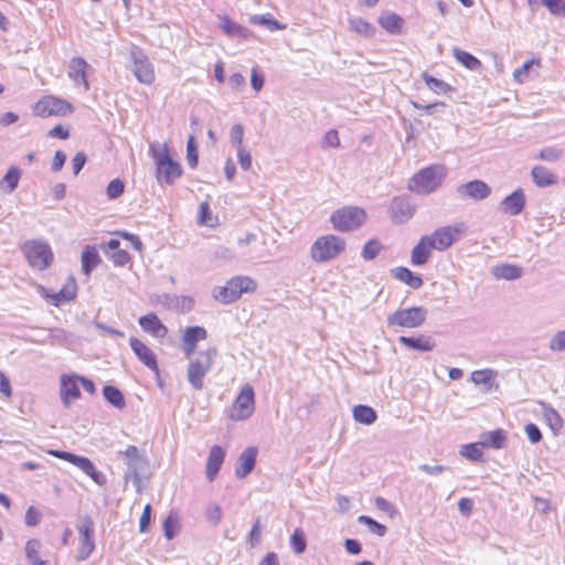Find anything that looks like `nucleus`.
Masks as SVG:
<instances>
[{
	"label": "nucleus",
	"mask_w": 565,
	"mask_h": 565,
	"mask_svg": "<svg viewBox=\"0 0 565 565\" xmlns=\"http://www.w3.org/2000/svg\"><path fill=\"white\" fill-rule=\"evenodd\" d=\"M548 12L556 18H565V0H541Z\"/></svg>",
	"instance_id": "nucleus-52"
},
{
	"label": "nucleus",
	"mask_w": 565,
	"mask_h": 565,
	"mask_svg": "<svg viewBox=\"0 0 565 565\" xmlns=\"http://www.w3.org/2000/svg\"><path fill=\"white\" fill-rule=\"evenodd\" d=\"M497 279L514 280L522 276V269L512 264H501L494 266L491 270Z\"/></svg>",
	"instance_id": "nucleus-37"
},
{
	"label": "nucleus",
	"mask_w": 565,
	"mask_h": 565,
	"mask_svg": "<svg viewBox=\"0 0 565 565\" xmlns=\"http://www.w3.org/2000/svg\"><path fill=\"white\" fill-rule=\"evenodd\" d=\"M21 249L29 265L36 270H44L53 263L54 255L46 242L30 239L22 245Z\"/></svg>",
	"instance_id": "nucleus-6"
},
{
	"label": "nucleus",
	"mask_w": 565,
	"mask_h": 565,
	"mask_svg": "<svg viewBox=\"0 0 565 565\" xmlns=\"http://www.w3.org/2000/svg\"><path fill=\"white\" fill-rule=\"evenodd\" d=\"M216 356V348H207L206 350L200 351L195 358L190 360L188 365V381L194 390L200 391L203 388L204 376L212 369Z\"/></svg>",
	"instance_id": "nucleus-5"
},
{
	"label": "nucleus",
	"mask_w": 565,
	"mask_h": 565,
	"mask_svg": "<svg viewBox=\"0 0 565 565\" xmlns=\"http://www.w3.org/2000/svg\"><path fill=\"white\" fill-rule=\"evenodd\" d=\"M224 459H225V450L218 446V445H214L211 447L210 449V452H209V457H207V460H206V479L209 481H213L223 462H224Z\"/></svg>",
	"instance_id": "nucleus-23"
},
{
	"label": "nucleus",
	"mask_w": 565,
	"mask_h": 565,
	"mask_svg": "<svg viewBox=\"0 0 565 565\" xmlns=\"http://www.w3.org/2000/svg\"><path fill=\"white\" fill-rule=\"evenodd\" d=\"M564 156V150L556 146H547L542 148L537 154L536 159L546 161V162H556Z\"/></svg>",
	"instance_id": "nucleus-47"
},
{
	"label": "nucleus",
	"mask_w": 565,
	"mask_h": 565,
	"mask_svg": "<svg viewBox=\"0 0 565 565\" xmlns=\"http://www.w3.org/2000/svg\"><path fill=\"white\" fill-rule=\"evenodd\" d=\"M46 452L53 457L63 459L74 465L75 467L81 469L85 475L92 478V480L96 484L100 487L106 484V476L102 471L96 469L95 465L89 458L56 449H49Z\"/></svg>",
	"instance_id": "nucleus-10"
},
{
	"label": "nucleus",
	"mask_w": 565,
	"mask_h": 565,
	"mask_svg": "<svg viewBox=\"0 0 565 565\" xmlns=\"http://www.w3.org/2000/svg\"><path fill=\"white\" fill-rule=\"evenodd\" d=\"M456 192L461 199L481 201L491 194V188L484 181L477 179L458 185Z\"/></svg>",
	"instance_id": "nucleus-16"
},
{
	"label": "nucleus",
	"mask_w": 565,
	"mask_h": 565,
	"mask_svg": "<svg viewBox=\"0 0 565 565\" xmlns=\"http://www.w3.org/2000/svg\"><path fill=\"white\" fill-rule=\"evenodd\" d=\"M447 170L443 164H431L419 170L411 180L408 189L417 194L426 195L436 191L444 182Z\"/></svg>",
	"instance_id": "nucleus-2"
},
{
	"label": "nucleus",
	"mask_w": 565,
	"mask_h": 565,
	"mask_svg": "<svg viewBox=\"0 0 565 565\" xmlns=\"http://www.w3.org/2000/svg\"><path fill=\"white\" fill-rule=\"evenodd\" d=\"M206 520L213 525H217L222 520L221 507L216 503H211L205 509Z\"/></svg>",
	"instance_id": "nucleus-58"
},
{
	"label": "nucleus",
	"mask_w": 565,
	"mask_h": 565,
	"mask_svg": "<svg viewBox=\"0 0 565 565\" xmlns=\"http://www.w3.org/2000/svg\"><path fill=\"white\" fill-rule=\"evenodd\" d=\"M246 81L241 73H233L228 78V85L235 92H239L245 87Z\"/></svg>",
	"instance_id": "nucleus-64"
},
{
	"label": "nucleus",
	"mask_w": 565,
	"mask_h": 565,
	"mask_svg": "<svg viewBox=\"0 0 565 565\" xmlns=\"http://www.w3.org/2000/svg\"><path fill=\"white\" fill-rule=\"evenodd\" d=\"M359 523H362L369 527V530L377 535V536H384L386 534V526L382 523H379L377 521L373 520L372 518L367 515H360L358 518Z\"/></svg>",
	"instance_id": "nucleus-50"
},
{
	"label": "nucleus",
	"mask_w": 565,
	"mask_h": 565,
	"mask_svg": "<svg viewBox=\"0 0 565 565\" xmlns=\"http://www.w3.org/2000/svg\"><path fill=\"white\" fill-rule=\"evenodd\" d=\"M129 344L138 360L148 369L159 372L156 354L142 341L137 338H130Z\"/></svg>",
	"instance_id": "nucleus-21"
},
{
	"label": "nucleus",
	"mask_w": 565,
	"mask_h": 565,
	"mask_svg": "<svg viewBox=\"0 0 565 565\" xmlns=\"http://www.w3.org/2000/svg\"><path fill=\"white\" fill-rule=\"evenodd\" d=\"M348 26L351 32L364 39H371L376 33V28L361 17H349Z\"/></svg>",
	"instance_id": "nucleus-28"
},
{
	"label": "nucleus",
	"mask_w": 565,
	"mask_h": 565,
	"mask_svg": "<svg viewBox=\"0 0 565 565\" xmlns=\"http://www.w3.org/2000/svg\"><path fill=\"white\" fill-rule=\"evenodd\" d=\"M47 341L51 345L70 347L73 342V334L63 328L49 329Z\"/></svg>",
	"instance_id": "nucleus-40"
},
{
	"label": "nucleus",
	"mask_w": 565,
	"mask_h": 565,
	"mask_svg": "<svg viewBox=\"0 0 565 565\" xmlns=\"http://www.w3.org/2000/svg\"><path fill=\"white\" fill-rule=\"evenodd\" d=\"M119 245V241L115 238H111L108 242V248L113 250V253L109 255V258L115 266H125L129 263L130 256L127 250L120 249Z\"/></svg>",
	"instance_id": "nucleus-41"
},
{
	"label": "nucleus",
	"mask_w": 565,
	"mask_h": 565,
	"mask_svg": "<svg viewBox=\"0 0 565 565\" xmlns=\"http://www.w3.org/2000/svg\"><path fill=\"white\" fill-rule=\"evenodd\" d=\"M393 276L413 289H418L423 286V279L419 275L413 273L407 267H396L392 270Z\"/></svg>",
	"instance_id": "nucleus-32"
},
{
	"label": "nucleus",
	"mask_w": 565,
	"mask_h": 565,
	"mask_svg": "<svg viewBox=\"0 0 565 565\" xmlns=\"http://www.w3.org/2000/svg\"><path fill=\"white\" fill-rule=\"evenodd\" d=\"M290 547L296 554H302L306 551L307 543L301 529H296L290 536Z\"/></svg>",
	"instance_id": "nucleus-49"
},
{
	"label": "nucleus",
	"mask_w": 565,
	"mask_h": 565,
	"mask_svg": "<svg viewBox=\"0 0 565 565\" xmlns=\"http://www.w3.org/2000/svg\"><path fill=\"white\" fill-rule=\"evenodd\" d=\"M415 210V205L407 198L396 196L391 202L388 213L393 223L403 224L413 217Z\"/></svg>",
	"instance_id": "nucleus-15"
},
{
	"label": "nucleus",
	"mask_w": 565,
	"mask_h": 565,
	"mask_svg": "<svg viewBox=\"0 0 565 565\" xmlns=\"http://www.w3.org/2000/svg\"><path fill=\"white\" fill-rule=\"evenodd\" d=\"M525 206V195L522 189H516L510 195L505 196L500 207L501 210L510 215L520 214Z\"/></svg>",
	"instance_id": "nucleus-25"
},
{
	"label": "nucleus",
	"mask_w": 565,
	"mask_h": 565,
	"mask_svg": "<svg viewBox=\"0 0 565 565\" xmlns=\"http://www.w3.org/2000/svg\"><path fill=\"white\" fill-rule=\"evenodd\" d=\"M423 79L425 81V83L429 87V89H431L433 92H435L437 94H444V93H447L450 90V86L447 83H445L438 78H435L427 73L423 74Z\"/></svg>",
	"instance_id": "nucleus-51"
},
{
	"label": "nucleus",
	"mask_w": 565,
	"mask_h": 565,
	"mask_svg": "<svg viewBox=\"0 0 565 565\" xmlns=\"http://www.w3.org/2000/svg\"><path fill=\"white\" fill-rule=\"evenodd\" d=\"M498 376V372L492 369H483L473 371L470 374V380L476 385H483L484 390L488 392L492 388L495 377Z\"/></svg>",
	"instance_id": "nucleus-34"
},
{
	"label": "nucleus",
	"mask_w": 565,
	"mask_h": 565,
	"mask_svg": "<svg viewBox=\"0 0 565 565\" xmlns=\"http://www.w3.org/2000/svg\"><path fill=\"white\" fill-rule=\"evenodd\" d=\"M88 68V63L81 56L72 57L68 64V77L75 85H82L84 90L89 89V83L87 81Z\"/></svg>",
	"instance_id": "nucleus-20"
},
{
	"label": "nucleus",
	"mask_w": 565,
	"mask_h": 565,
	"mask_svg": "<svg viewBox=\"0 0 565 565\" xmlns=\"http://www.w3.org/2000/svg\"><path fill=\"white\" fill-rule=\"evenodd\" d=\"M345 241L337 235L327 234L319 236L310 247V257L316 263H327L345 250Z\"/></svg>",
	"instance_id": "nucleus-4"
},
{
	"label": "nucleus",
	"mask_w": 565,
	"mask_h": 565,
	"mask_svg": "<svg viewBox=\"0 0 565 565\" xmlns=\"http://www.w3.org/2000/svg\"><path fill=\"white\" fill-rule=\"evenodd\" d=\"M257 284L248 276H236L226 281L224 286L213 289V298L222 303H232L243 294H252L256 290Z\"/></svg>",
	"instance_id": "nucleus-3"
},
{
	"label": "nucleus",
	"mask_w": 565,
	"mask_h": 565,
	"mask_svg": "<svg viewBox=\"0 0 565 565\" xmlns=\"http://www.w3.org/2000/svg\"><path fill=\"white\" fill-rule=\"evenodd\" d=\"M21 175L22 170L17 166H11L0 180V189H3L7 193H12L18 188Z\"/></svg>",
	"instance_id": "nucleus-36"
},
{
	"label": "nucleus",
	"mask_w": 565,
	"mask_h": 565,
	"mask_svg": "<svg viewBox=\"0 0 565 565\" xmlns=\"http://www.w3.org/2000/svg\"><path fill=\"white\" fill-rule=\"evenodd\" d=\"M533 66H541L540 57L530 58L525 61L521 67L515 68L513 72V79L519 84H523L525 81H527L530 71Z\"/></svg>",
	"instance_id": "nucleus-43"
},
{
	"label": "nucleus",
	"mask_w": 565,
	"mask_h": 565,
	"mask_svg": "<svg viewBox=\"0 0 565 565\" xmlns=\"http://www.w3.org/2000/svg\"><path fill=\"white\" fill-rule=\"evenodd\" d=\"M237 150V159L241 164V168L245 171H248L252 167V156L249 151L243 148H238Z\"/></svg>",
	"instance_id": "nucleus-61"
},
{
	"label": "nucleus",
	"mask_w": 565,
	"mask_h": 565,
	"mask_svg": "<svg viewBox=\"0 0 565 565\" xmlns=\"http://www.w3.org/2000/svg\"><path fill=\"white\" fill-rule=\"evenodd\" d=\"M427 318V309L420 306L402 308L387 317L390 327L416 329L424 324Z\"/></svg>",
	"instance_id": "nucleus-9"
},
{
	"label": "nucleus",
	"mask_w": 565,
	"mask_h": 565,
	"mask_svg": "<svg viewBox=\"0 0 565 565\" xmlns=\"http://www.w3.org/2000/svg\"><path fill=\"white\" fill-rule=\"evenodd\" d=\"M149 154L154 161L156 179L159 184H173L182 173L181 164L170 156L168 143L153 141L149 146Z\"/></svg>",
	"instance_id": "nucleus-1"
},
{
	"label": "nucleus",
	"mask_w": 565,
	"mask_h": 565,
	"mask_svg": "<svg viewBox=\"0 0 565 565\" xmlns=\"http://www.w3.org/2000/svg\"><path fill=\"white\" fill-rule=\"evenodd\" d=\"M265 83V77L258 72L257 67H254L250 73V85L255 92H259Z\"/></svg>",
	"instance_id": "nucleus-63"
},
{
	"label": "nucleus",
	"mask_w": 565,
	"mask_h": 565,
	"mask_svg": "<svg viewBox=\"0 0 565 565\" xmlns=\"http://www.w3.org/2000/svg\"><path fill=\"white\" fill-rule=\"evenodd\" d=\"M543 416L547 425L554 433H557L562 429L563 419L556 409L546 404H543Z\"/></svg>",
	"instance_id": "nucleus-44"
},
{
	"label": "nucleus",
	"mask_w": 565,
	"mask_h": 565,
	"mask_svg": "<svg viewBox=\"0 0 565 565\" xmlns=\"http://www.w3.org/2000/svg\"><path fill=\"white\" fill-rule=\"evenodd\" d=\"M377 22L385 31L392 34H398L402 31L403 19L394 12L382 13Z\"/></svg>",
	"instance_id": "nucleus-33"
},
{
	"label": "nucleus",
	"mask_w": 565,
	"mask_h": 565,
	"mask_svg": "<svg viewBox=\"0 0 565 565\" xmlns=\"http://www.w3.org/2000/svg\"><path fill=\"white\" fill-rule=\"evenodd\" d=\"M433 246L430 245L428 237L425 235L420 237L418 243L413 247L411 253V264L414 266H420L428 262Z\"/></svg>",
	"instance_id": "nucleus-27"
},
{
	"label": "nucleus",
	"mask_w": 565,
	"mask_h": 565,
	"mask_svg": "<svg viewBox=\"0 0 565 565\" xmlns=\"http://www.w3.org/2000/svg\"><path fill=\"white\" fill-rule=\"evenodd\" d=\"M73 111L72 105L55 96H44L39 99L34 107V115L45 118L51 116H66Z\"/></svg>",
	"instance_id": "nucleus-14"
},
{
	"label": "nucleus",
	"mask_w": 565,
	"mask_h": 565,
	"mask_svg": "<svg viewBox=\"0 0 565 565\" xmlns=\"http://www.w3.org/2000/svg\"><path fill=\"white\" fill-rule=\"evenodd\" d=\"M76 530L79 535L76 559L83 562L87 559L95 550L94 522L92 518L88 515L81 516L77 521Z\"/></svg>",
	"instance_id": "nucleus-12"
},
{
	"label": "nucleus",
	"mask_w": 565,
	"mask_h": 565,
	"mask_svg": "<svg viewBox=\"0 0 565 565\" xmlns=\"http://www.w3.org/2000/svg\"><path fill=\"white\" fill-rule=\"evenodd\" d=\"M220 29L230 38L247 40L253 35L249 29L232 21L226 14L220 17Z\"/></svg>",
	"instance_id": "nucleus-24"
},
{
	"label": "nucleus",
	"mask_w": 565,
	"mask_h": 565,
	"mask_svg": "<svg viewBox=\"0 0 565 565\" xmlns=\"http://www.w3.org/2000/svg\"><path fill=\"white\" fill-rule=\"evenodd\" d=\"M186 160L191 168H195L199 161V152L194 136H190L186 142Z\"/></svg>",
	"instance_id": "nucleus-55"
},
{
	"label": "nucleus",
	"mask_w": 565,
	"mask_h": 565,
	"mask_svg": "<svg viewBox=\"0 0 565 565\" xmlns=\"http://www.w3.org/2000/svg\"><path fill=\"white\" fill-rule=\"evenodd\" d=\"M41 295L53 306H60L63 302H68L75 299L77 286L73 277H70L65 285L57 291L50 294L44 287H40Z\"/></svg>",
	"instance_id": "nucleus-17"
},
{
	"label": "nucleus",
	"mask_w": 565,
	"mask_h": 565,
	"mask_svg": "<svg viewBox=\"0 0 565 565\" xmlns=\"http://www.w3.org/2000/svg\"><path fill=\"white\" fill-rule=\"evenodd\" d=\"M231 142L238 148H243V139H244V127L241 124H236L231 128L230 132Z\"/></svg>",
	"instance_id": "nucleus-59"
},
{
	"label": "nucleus",
	"mask_w": 565,
	"mask_h": 565,
	"mask_svg": "<svg viewBox=\"0 0 565 565\" xmlns=\"http://www.w3.org/2000/svg\"><path fill=\"white\" fill-rule=\"evenodd\" d=\"M548 349L552 352L565 351V329L557 331L548 341Z\"/></svg>",
	"instance_id": "nucleus-56"
},
{
	"label": "nucleus",
	"mask_w": 565,
	"mask_h": 565,
	"mask_svg": "<svg viewBox=\"0 0 565 565\" xmlns=\"http://www.w3.org/2000/svg\"><path fill=\"white\" fill-rule=\"evenodd\" d=\"M82 270L88 277L94 268L102 262L98 250L95 246L84 247L81 256Z\"/></svg>",
	"instance_id": "nucleus-31"
},
{
	"label": "nucleus",
	"mask_w": 565,
	"mask_h": 565,
	"mask_svg": "<svg viewBox=\"0 0 565 565\" xmlns=\"http://www.w3.org/2000/svg\"><path fill=\"white\" fill-rule=\"evenodd\" d=\"M352 415L355 422L363 425H372L376 418V412L366 405H356L352 409Z\"/></svg>",
	"instance_id": "nucleus-39"
},
{
	"label": "nucleus",
	"mask_w": 565,
	"mask_h": 565,
	"mask_svg": "<svg viewBox=\"0 0 565 565\" xmlns=\"http://www.w3.org/2000/svg\"><path fill=\"white\" fill-rule=\"evenodd\" d=\"M366 220V212L359 206H344L335 210L330 222L339 232H351L359 228Z\"/></svg>",
	"instance_id": "nucleus-8"
},
{
	"label": "nucleus",
	"mask_w": 565,
	"mask_h": 565,
	"mask_svg": "<svg viewBox=\"0 0 565 565\" xmlns=\"http://www.w3.org/2000/svg\"><path fill=\"white\" fill-rule=\"evenodd\" d=\"M462 223L438 227L431 234L425 235L434 249L439 252L448 249L455 242H457L465 232Z\"/></svg>",
	"instance_id": "nucleus-13"
},
{
	"label": "nucleus",
	"mask_w": 565,
	"mask_h": 565,
	"mask_svg": "<svg viewBox=\"0 0 565 565\" xmlns=\"http://www.w3.org/2000/svg\"><path fill=\"white\" fill-rule=\"evenodd\" d=\"M41 543L39 540H29L25 544V555L30 565L41 561L40 558Z\"/></svg>",
	"instance_id": "nucleus-53"
},
{
	"label": "nucleus",
	"mask_w": 565,
	"mask_h": 565,
	"mask_svg": "<svg viewBox=\"0 0 565 565\" xmlns=\"http://www.w3.org/2000/svg\"><path fill=\"white\" fill-rule=\"evenodd\" d=\"M138 322L145 332L157 339H163L168 334V328L161 322L154 312L140 317Z\"/></svg>",
	"instance_id": "nucleus-22"
},
{
	"label": "nucleus",
	"mask_w": 565,
	"mask_h": 565,
	"mask_svg": "<svg viewBox=\"0 0 565 565\" xmlns=\"http://www.w3.org/2000/svg\"><path fill=\"white\" fill-rule=\"evenodd\" d=\"M257 449L255 447L246 448L238 457L235 475L237 478H245L255 467Z\"/></svg>",
	"instance_id": "nucleus-26"
},
{
	"label": "nucleus",
	"mask_w": 565,
	"mask_h": 565,
	"mask_svg": "<svg viewBox=\"0 0 565 565\" xmlns=\"http://www.w3.org/2000/svg\"><path fill=\"white\" fill-rule=\"evenodd\" d=\"M248 21L250 24L265 26L271 32L285 30L287 28L286 24L280 23L270 13L250 15Z\"/></svg>",
	"instance_id": "nucleus-35"
},
{
	"label": "nucleus",
	"mask_w": 565,
	"mask_h": 565,
	"mask_svg": "<svg viewBox=\"0 0 565 565\" xmlns=\"http://www.w3.org/2000/svg\"><path fill=\"white\" fill-rule=\"evenodd\" d=\"M382 249V245L376 239H370L365 243L362 249V257L366 260L375 258Z\"/></svg>",
	"instance_id": "nucleus-54"
},
{
	"label": "nucleus",
	"mask_w": 565,
	"mask_h": 565,
	"mask_svg": "<svg viewBox=\"0 0 565 565\" xmlns=\"http://www.w3.org/2000/svg\"><path fill=\"white\" fill-rule=\"evenodd\" d=\"M483 443L467 444L461 447L460 455L472 461H481L483 458Z\"/></svg>",
	"instance_id": "nucleus-46"
},
{
	"label": "nucleus",
	"mask_w": 565,
	"mask_h": 565,
	"mask_svg": "<svg viewBox=\"0 0 565 565\" xmlns=\"http://www.w3.org/2000/svg\"><path fill=\"white\" fill-rule=\"evenodd\" d=\"M41 516V512L38 509L29 507L25 512L24 522L28 526H35L39 524Z\"/></svg>",
	"instance_id": "nucleus-60"
},
{
	"label": "nucleus",
	"mask_w": 565,
	"mask_h": 565,
	"mask_svg": "<svg viewBox=\"0 0 565 565\" xmlns=\"http://www.w3.org/2000/svg\"><path fill=\"white\" fill-rule=\"evenodd\" d=\"M124 190H125L124 182L120 179H114L108 183L107 189H106V194H107L108 199L115 200L124 193Z\"/></svg>",
	"instance_id": "nucleus-57"
},
{
	"label": "nucleus",
	"mask_w": 565,
	"mask_h": 565,
	"mask_svg": "<svg viewBox=\"0 0 565 565\" xmlns=\"http://www.w3.org/2000/svg\"><path fill=\"white\" fill-rule=\"evenodd\" d=\"M103 395L105 399L118 409H122L126 406L124 394L115 386L106 385L103 388Z\"/></svg>",
	"instance_id": "nucleus-42"
},
{
	"label": "nucleus",
	"mask_w": 565,
	"mask_h": 565,
	"mask_svg": "<svg viewBox=\"0 0 565 565\" xmlns=\"http://www.w3.org/2000/svg\"><path fill=\"white\" fill-rule=\"evenodd\" d=\"M207 338V331L200 326L186 327L182 332V349L186 356H191L198 345V342Z\"/></svg>",
	"instance_id": "nucleus-19"
},
{
	"label": "nucleus",
	"mask_w": 565,
	"mask_h": 565,
	"mask_svg": "<svg viewBox=\"0 0 565 565\" xmlns=\"http://www.w3.org/2000/svg\"><path fill=\"white\" fill-rule=\"evenodd\" d=\"M163 533L167 540H172L180 529L179 518L174 512H170L163 521Z\"/></svg>",
	"instance_id": "nucleus-48"
},
{
	"label": "nucleus",
	"mask_w": 565,
	"mask_h": 565,
	"mask_svg": "<svg viewBox=\"0 0 565 565\" xmlns=\"http://www.w3.org/2000/svg\"><path fill=\"white\" fill-rule=\"evenodd\" d=\"M262 539V524L260 520L257 519L249 532V543L253 547L257 546L260 543Z\"/></svg>",
	"instance_id": "nucleus-62"
},
{
	"label": "nucleus",
	"mask_w": 565,
	"mask_h": 565,
	"mask_svg": "<svg viewBox=\"0 0 565 565\" xmlns=\"http://www.w3.org/2000/svg\"><path fill=\"white\" fill-rule=\"evenodd\" d=\"M452 55L461 65L470 71H479L481 68L480 60L467 51H463L459 47H454Z\"/></svg>",
	"instance_id": "nucleus-38"
},
{
	"label": "nucleus",
	"mask_w": 565,
	"mask_h": 565,
	"mask_svg": "<svg viewBox=\"0 0 565 565\" xmlns=\"http://www.w3.org/2000/svg\"><path fill=\"white\" fill-rule=\"evenodd\" d=\"M398 342L406 348L414 349L422 352L433 351L435 342L429 335L420 334L416 338L402 335L398 338Z\"/></svg>",
	"instance_id": "nucleus-29"
},
{
	"label": "nucleus",
	"mask_w": 565,
	"mask_h": 565,
	"mask_svg": "<svg viewBox=\"0 0 565 565\" xmlns=\"http://www.w3.org/2000/svg\"><path fill=\"white\" fill-rule=\"evenodd\" d=\"M255 412V392L249 383L244 384L231 407L227 417L233 422L247 420Z\"/></svg>",
	"instance_id": "nucleus-7"
},
{
	"label": "nucleus",
	"mask_w": 565,
	"mask_h": 565,
	"mask_svg": "<svg viewBox=\"0 0 565 565\" xmlns=\"http://www.w3.org/2000/svg\"><path fill=\"white\" fill-rule=\"evenodd\" d=\"M505 443L507 433L502 429H495L487 434L483 445L493 449H502L505 447Z\"/></svg>",
	"instance_id": "nucleus-45"
},
{
	"label": "nucleus",
	"mask_w": 565,
	"mask_h": 565,
	"mask_svg": "<svg viewBox=\"0 0 565 565\" xmlns=\"http://www.w3.org/2000/svg\"><path fill=\"white\" fill-rule=\"evenodd\" d=\"M61 387L60 398L65 407H68L71 403L81 397V391L78 386L79 375L75 374H63L61 375Z\"/></svg>",
	"instance_id": "nucleus-18"
},
{
	"label": "nucleus",
	"mask_w": 565,
	"mask_h": 565,
	"mask_svg": "<svg viewBox=\"0 0 565 565\" xmlns=\"http://www.w3.org/2000/svg\"><path fill=\"white\" fill-rule=\"evenodd\" d=\"M531 177L537 188H547L557 183V175L544 166H534L531 170Z\"/></svg>",
	"instance_id": "nucleus-30"
},
{
	"label": "nucleus",
	"mask_w": 565,
	"mask_h": 565,
	"mask_svg": "<svg viewBox=\"0 0 565 565\" xmlns=\"http://www.w3.org/2000/svg\"><path fill=\"white\" fill-rule=\"evenodd\" d=\"M130 70L136 79L145 85H152L156 79L154 67L145 52L135 47L130 52Z\"/></svg>",
	"instance_id": "nucleus-11"
}]
</instances>
